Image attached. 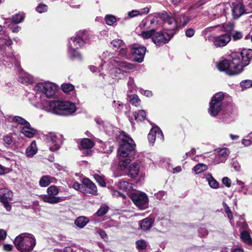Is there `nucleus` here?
I'll return each mask as SVG.
<instances>
[{
  "label": "nucleus",
  "instance_id": "f257e3e1",
  "mask_svg": "<svg viewBox=\"0 0 252 252\" xmlns=\"http://www.w3.org/2000/svg\"><path fill=\"white\" fill-rule=\"evenodd\" d=\"M119 147L118 153L121 157H133L135 154L136 144L132 138L124 131L119 135Z\"/></svg>",
  "mask_w": 252,
  "mask_h": 252
},
{
  "label": "nucleus",
  "instance_id": "f03ea898",
  "mask_svg": "<svg viewBox=\"0 0 252 252\" xmlns=\"http://www.w3.org/2000/svg\"><path fill=\"white\" fill-rule=\"evenodd\" d=\"M238 56L231 55V60H223L219 62L217 64L218 69L225 72L229 76L237 75L242 73V67L239 65Z\"/></svg>",
  "mask_w": 252,
  "mask_h": 252
},
{
  "label": "nucleus",
  "instance_id": "7ed1b4c3",
  "mask_svg": "<svg viewBox=\"0 0 252 252\" xmlns=\"http://www.w3.org/2000/svg\"><path fill=\"white\" fill-rule=\"evenodd\" d=\"M16 248L20 252H31L36 245V239L31 233H21L13 241Z\"/></svg>",
  "mask_w": 252,
  "mask_h": 252
},
{
  "label": "nucleus",
  "instance_id": "20e7f679",
  "mask_svg": "<svg viewBox=\"0 0 252 252\" xmlns=\"http://www.w3.org/2000/svg\"><path fill=\"white\" fill-rule=\"evenodd\" d=\"M49 107L55 114L63 116H69L76 110L74 103L69 101L52 100L49 102Z\"/></svg>",
  "mask_w": 252,
  "mask_h": 252
},
{
  "label": "nucleus",
  "instance_id": "39448f33",
  "mask_svg": "<svg viewBox=\"0 0 252 252\" xmlns=\"http://www.w3.org/2000/svg\"><path fill=\"white\" fill-rule=\"evenodd\" d=\"M225 98L222 92L216 93L211 98L209 103L208 112L211 116H217L222 109V101Z\"/></svg>",
  "mask_w": 252,
  "mask_h": 252
},
{
  "label": "nucleus",
  "instance_id": "423d86ee",
  "mask_svg": "<svg viewBox=\"0 0 252 252\" xmlns=\"http://www.w3.org/2000/svg\"><path fill=\"white\" fill-rule=\"evenodd\" d=\"M179 24L182 27H185L189 21V19L184 15L179 16ZM178 20H175L173 17H170L164 22V29L169 32H174L175 34L176 32L177 29V23Z\"/></svg>",
  "mask_w": 252,
  "mask_h": 252
},
{
  "label": "nucleus",
  "instance_id": "0eeeda50",
  "mask_svg": "<svg viewBox=\"0 0 252 252\" xmlns=\"http://www.w3.org/2000/svg\"><path fill=\"white\" fill-rule=\"evenodd\" d=\"M47 194H45L42 197V200L45 203L54 204L65 200L63 197L56 196L59 193V189L55 185L48 187L47 189Z\"/></svg>",
  "mask_w": 252,
  "mask_h": 252
},
{
  "label": "nucleus",
  "instance_id": "6e6552de",
  "mask_svg": "<svg viewBox=\"0 0 252 252\" xmlns=\"http://www.w3.org/2000/svg\"><path fill=\"white\" fill-rule=\"evenodd\" d=\"M174 35V32H169L167 31L157 32L156 30L153 37V42L157 46H161L168 43Z\"/></svg>",
  "mask_w": 252,
  "mask_h": 252
},
{
  "label": "nucleus",
  "instance_id": "1a4fd4ad",
  "mask_svg": "<svg viewBox=\"0 0 252 252\" xmlns=\"http://www.w3.org/2000/svg\"><path fill=\"white\" fill-rule=\"evenodd\" d=\"M92 35L91 32L86 30H80L76 33L75 36L71 38L74 45L83 47L85 44H89Z\"/></svg>",
  "mask_w": 252,
  "mask_h": 252
},
{
  "label": "nucleus",
  "instance_id": "9d476101",
  "mask_svg": "<svg viewBox=\"0 0 252 252\" xmlns=\"http://www.w3.org/2000/svg\"><path fill=\"white\" fill-rule=\"evenodd\" d=\"M232 55L238 56L240 61L239 64L242 67V72L244 67L248 65L252 61V49H243L240 53H234Z\"/></svg>",
  "mask_w": 252,
  "mask_h": 252
},
{
  "label": "nucleus",
  "instance_id": "9b49d317",
  "mask_svg": "<svg viewBox=\"0 0 252 252\" xmlns=\"http://www.w3.org/2000/svg\"><path fill=\"white\" fill-rule=\"evenodd\" d=\"M34 88L36 91H42L48 98L53 97L57 91L56 86L55 84L49 82H46L44 84L39 83L36 85Z\"/></svg>",
  "mask_w": 252,
  "mask_h": 252
},
{
  "label": "nucleus",
  "instance_id": "f8f14e48",
  "mask_svg": "<svg viewBox=\"0 0 252 252\" xmlns=\"http://www.w3.org/2000/svg\"><path fill=\"white\" fill-rule=\"evenodd\" d=\"M130 197L134 204L138 207L145 208L148 204V198L145 193H132Z\"/></svg>",
  "mask_w": 252,
  "mask_h": 252
},
{
  "label": "nucleus",
  "instance_id": "ddd939ff",
  "mask_svg": "<svg viewBox=\"0 0 252 252\" xmlns=\"http://www.w3.org/2000/svg\"><path fill=\"white\" fill-rule=\"evenodd\" d=\"M231 35L225 33L218 36H214L213 42L217 48H221L225 46L231 41Z\"/></svg>",
  "mask_w": 252,
  "mask_h": 252
},
{
  "label": "nucleus",
  "instance_id": "4468645a",
  "mask_svg": "<svg viewBox=\"0 0 252 252\" xmlns=\"http://www.w3.org/2000/svg\"><path fill=\"white\" fill-rule=\"evenodd\" d=\"M132 54L134 61L137 63H142L146 51V48L143 46L136 45L132 49Z\"/></svg>",
  "mask_w": 252,
  "mask_h": 252
},
{
  "label": "nucleus",
  "instance_id": "2eb2a0df",
  "mask_svg": "<svg viewBox=\"0 0 252 252\" xmlns=\"http://www.w3.org/2000/svg\"><path fill=\"white\" fill-rule=\"evenodd\" d=\"M148 139L150 143L153 144L157 138L160 140L163 139V134L159 127H153L148 134Z\"/></svg>",
  "mask_w": 252,
  "mask_h": 252
},
{
  "label": "nucleus",
  "instance_id": "dca6fc26",
  "mask_svg": "<svg viewBox=\"0 0 252 252\" xmlns=\"http://www.w3.org/2000/svg\"><path fill=\"white\" fill-rule=\"evenodd\" d=\"M245 13H246V12L245 5L243 3L238 2L233 6L232 9V14L234 19H238Z\"/></svg>",
  "mask_w": 252,
  "mask_h": 252
},
{
  "label": "nucleus",
  "instance_id": "f3484780",
  "mask_svg": "<svg viewBox=\"0 0 252 252\" xmlns=\"http://www.w3.org/2000/svg\"><path fill=\"white\" fill-rule=\"evenodd\" d=\"M95 145V142L88 138H84L81 139L78 149L82 151L86 149H92Z\"/></svg>",
  "mask_w": 252,
  "mask_h": 252
},
{
  "label": "nucleus",
  "instance_id": "a211bd4d",
  "mask_svg": "<svg viewBox=\"0 0 252 252\" xmlns=\"http://www.w3.org/2000/svg\"><path fill=\"white\" fill-rule=\"evenodd\" d=\"M84 185V188H87L90 189V190L88 192V193L94 195H97V189L95 185L89 179L85 178L83 179L82 182Z\"/></svg>",
  "mask_w": 252,
  "mask_h": 252
},
{
  "label": "nucleus",
  "instance_id": "6ab92c4d",
  "mask_svg": "<svg viewBox=\"0 0 252 252\" xmlns=\"http://www.w3.org/2000/svg\"><path fill=\"white\" fill-rule=\"evenodd\" d=\"M127 175L131 178L134 179L138 175L139 172V165L138 162H134L128 167Z\"/></svg>",
  "mask_w": 252,
  "mask_h": 252
},
{
  "label": "nucleus",
  "instance_id": "aec40b11",
  "mask_svg": "<svg viewBox=\"0 0 252 252\" xmlns=\"http://www.w3.org/2000/svg\"><path fill=\"white\" fill-rule=\"evenodd\" d=\"M154 219L147 217L143 219L140 223V227L144 231H147L151 229L154 223Z\"/></svg>",
  "mask_w": 252,
  "mask_h": 252
},
{
  "label": "nucleus",
  "instance_id": "412c9836",
  "mask_svg": "<svg viewBox=\"0 0 252 252\" xmlns=\"http://www.w3.org/2000/svg\"><path fill=\"white\" fill-rule=\"evenodd\" d=\"M112 64L114 66H118L128 69H133L135 66L132 63H129L125 61L117 60L116 59L113 60L112 61Z\"/></svg>",
  "mask_w": 252,
  "mask_h": 252
},
{
  "label": "nucleus",
  "instance_id": "4be33fe9",
  "mask_svg": "<svg viewBox=\"0 0 252 252\" xmlns=\"http://www.w3.org/2000/svg\"><path fill=\"white\" fill-rule=\"evenodd\" d=\"M89 221V220L88 218L84 216H80L76 219L75 224L79 228H83Z\"/></svg>",
  "mask_w": 252,
  "mask_h": 252
},
{
  "label": "nucleus",
  "instance_id": "5701e85b",
  "mask_svg": "<svg viewBox=\"0 0 252 252\" xmlns=\"http://www.w3.org/2000/svg\"><path fill=\"white\" fill-rule=\"evenodd\" d=\"M37 151L35 141L31 142V145L26 149V154L28 156L32 157L34 155Z\"/></svg>",
  "mask_w": 252,
  "mask_h": 252
},
{
  "label": "nucleus",
  "instance_id": "b1692460",
  "mask_svg": "<svg viewBox=\"0 0 252 252\" xmlns=\"http://www.w3.org/2000/svg\"><path fill=\"white\" fill-rule=\"evenodd\" d=\"M21 131L22 133L26 137L28 138H32L34 136L36 130L34 128L32 127L30 125L29 127L26 128L25 126H24Z\"/></svg>",
  "mask_w": 252,
  "mask_h": 252
},
{
  "label": "nucleus",
  "instance_id": "393cba45",
  "mask_svg": "<svg viewBox=\"0 0 252 252\" xmlns=\"http://www.w3.org/2000/svg\"><path fill=\"white\" fill-rule=\"evenodd\" d=\"M242 241L248 245L252 244V239L250 233L247 231H243L240 234Z\"/></svg>",
  "mask_w": 252,
  "mask_h": 252
},
{
  "label": "nucleus",
  "instance_id": "a878e982",
  "mask_svg": "<svg viewBox=\"0 0 252 252\" xmlns=\"http://www.w3.org/2000/svg\"><path fill=\"white\" fill-rule=\"evenodd\" d=\"M206 178L208 182L210 187L213 189H217L219 187V184L217 180L213 177L211 174H208Z\"/></svg>",
  "mask_w": 252,
  "mask_h": 252
},
{
  "label": "nucleus",
  "instance_id": "bb28decb",
  "mask_svg": "<svg viewBox=\"0 0 252 252\" xmlns=\"http://www.w3.org/2000/svg\"><path fill=\"white\" fill-rule=\"evenodd\" d=\"M70 57L72 60L75 59H78L79 60H82V56L81 54L78 51V48H73L70 47Z\"/></svg>",
  "mask_w": 252,
  "mask_h": 252
},
{
  "label": "nucleus",
  "instance_id": "cd10ccee",
  "mask_svg": "<svg viewBox=\"0 0 252 252\" xmlns=\"http://www.w3.org/2000/svg\"><path fill=\"white\" fill-rule=\"evenodd\" d=\"M13 198L12 192L4 190L2 194H0V201L12 200Z\"/></svg>",
  "mask_w": 252,
  "mask_h": 252
},
{
  "label": "nucleus",
  "instance_id": "c85d7f7f",
  "mask_svg": "<svg viewBox=\"0 0 252 252\" xmlns=\"http://www.w3.org/2000/svg\"><path fill=\"white\" fill-rule=\"evenodd\" d=\"M51 177L48 175H44L41 177L39 181V184L41 187H46L51 183Z\"/></svg>",
  "mask_w": 252,
  "mask_h": 252
},
{
  "label": "nucleus",
  "instance_id": "c756f323",
  "mask_svg": "<svg viewBox=\"0 0 252 252\" xmlns=\"http://www.w3.org/2000/svg\"><path fill=\"white\" fill-rule=\"evenodd\" d=\"M155 31V29H152L149 30L143 31L141 32V36L143 39H145L151 38L152 40L153 41V37L154 35Z\"/></svg>",
  "mask_w": 252,
  "mask_h": 252
},
{
  "label": "nucleus",
  "instance_id": "7c9ffc66",
  "mask_svg": "<svg viewBox=\"0 0 252 252\" xmlns=\"http://www.w3.org/2000/svg\"><path fill=\"white\" fill-rule=\"evenodd\" d=\"M235 25L233 23L229 22L228 23H223L221 25L223 31L226 33L230 34L233 32Z\"/></svg>",
  "mask_w": 252,
  "mask_h": 252
},
{
  "label": "nucleus",
  "instance_id": "2f4dec72",
  "mask_svg": "<svg viewBox=\"0 0 252 252\" xmlns=\"http://www.w3.org/2000/svg\"><path fill=\"white\" fill-rule=\"evenodd\" d=\"M12 121L14 122L24 126H25L26 128H28L30 127V123L25 119L22 118L21 117L17 116H14L13 118Z\"/></svg>",
  "mask_w": 252,
  "mask_h": 252
},
{
  "label": "nucleus",
  "instance_id": "473e14b6",
  "mask_svg": "<svg viewBox=\"0 0 252 252\" xmlns=\"http://www.w3.org/2000/svg\"><path fill=\"white\" fill-rule=\"evenodd\" d=\"M229 151L227 148L220 149L218 151V157L220 161L222 162L223 159H225L229 155Z\"/></svg>",
  "mask_w": 252,
  "mask_h": 252
},
{
  "label": "nucleus",
  "instance_id": "72a5a7b5",
  "mask_svg": "<svg viewBox=\"0 0 252 252\" xmlns=\"http://www.w3.org/2000/svg\"><path fill=\"white\" fill-rule=\"evenodd\" d=\"M24 18V14L23 13H19L13 15L11 18V21L13 23L17 24L23 21Z\"/></svg>",
  "mask_w": 252,
  "mask_h": 252
},
{
  "label": "nucleus",
  "instance_id": "f704fd0d",
  "mask_svg": "<svg viewBox=\"0 0 252 252\" xmlns=\"http://www.w3.org/2000/svg\"><path fill=\"white\" fill-rule=\"evenodd\" d=\"M247 33H244L243 32L235 31L231 33V37H232L234 41H237L240 40L243 38V36H245V34Z\"/></svg>",
  "mask_w": 252,
  "mask_h": 252
},
{
  "label": "nucleus",
  "instance_id": "c9c22d12",
  "mask_svg": "<svg viewBox=\"0 0 252 252\" xmlns=\"http://www.w3.org/2000/svg\"><path fill=\"white\" fill-rule=\"evenodd\" d=\"M118 186L120 189L124 191H127L129 190L131 188V186L129 182L124 180H121L119 181L118 183Z\"/></svg>",
  "mask_w": 252,
  "mask_h": 252
},
{
  "label": "nucleus",
  "instance_id": "e433bc0d",
  "mask_svg": "<svg viewBox=\"0 0 252 252\" xmlns=\"http://www.w3.org/2000/svg\"><path fill=\"white\" fill-rule=\"evenodd\" d=\"M94 178L95 181L102 187L106 186V182L103 176L99 175L98 174H94Z\"/></svg>",
  "mask_w": 252,
  "mask_h": 252
},
{
  "label": "nucleus",
  "instance_id": "4c0bfd02",
  "mask_svg": "<svg viewBox=\"0 0 252 252\" xmlns=\"http://www.w3.org/2000/svg\"><path fill=\"white\" fill-rule=\"evenodd\" d=\"M136 249L139 251L146 249L148 245L146 241L143 239H139L135 242Z\"/></svg>",
  "mask_w": 252,
  "mask_h": 252
},
{
  "label": "nucleus",
  "instance_id": "58836bf2",
  "mask_svg": "<svg viewBox=\"0 0 252 252\" xmlns=\"http://www.w3.org/2000/svg\"><path fill=\"white\" fill-rule=\"evenodd\" d=\"M207 169V166L203 163H198L193 167V170L196 174H198Z\"/></svg>",
  "mask_w": 252,
  "mask_h": 252
},
{
  "label": "nucleus",
  "instance_id": "ea45409f",
  "mask_svg": "<svg viewBox=\"0 0 252 252\" xmlns=\"http://www.w3.org/2000/svg\"><path fill=\"white\" fill-rule=\"evenodd\" d=\"M62 90L65 93H68L74 90V86L70 83H63L61 85Z\"/></svg>",
  "mask_w": 252,
  "mask_h": 252
},
{
  "label": "nucleus",
  "instance_id": "a19ab883",
  "mask_svg": "<svg viewBox=\"0 0 252 252\" xmlns=\"http://www.w3.org/2000/svg\"><path fill=\"white\" fill-rule=\"evenodd\" d=\"M109 209V207L107 205L101 206L96 212V215L98 217H102L107 214Z\"/></svg>",
  "mask_w": 252,
  "mask_h": 252
},
{
  "label": "nucleus",
  "instance_id": "79ce46f5",
  "mask_svg": "<svg viewBox=\"0 0 252 252\" xmlns=\"http://www.w3.org/2000/svg\"><path fill=\"white\" fill-rule=\"evenodd\" d=\"M105 23L109 26L113 25L116 22V17L113 15H107L105 18Z\"/></svg>",
  "mask_w": 252,
  "mask_h": 252
},
{
  "label": "nucleus",
  "instance_id": "37998d69",
  "mask_svg": "<svg viewBox=\"0 0 252 252\" xmlns=\"http://www.w3.org/2000/svg\"><path fill=\"white\" fill-rule=\"evenodd\" d=\"M146 114L144 110H140L138 111L135 116V120L140 122H143L146 119Z\"/></svg>",
  "mask_w": 252,
  "mask_h": 252
},
{
  "label": "nucleus",
  "instance_id": "c03bdc74",
  "mask_svg": "<svg viewBox=\"0 0 252 252\" xmlns=\"http://www.w3.org/2000/svg\"><path fill=\"white\" fill-rule=\"evenodd\" d=\"M72 187L75 190H79L80 192L84 193H87L86 189H85L83 184H81L77 182H75L73 184Z\"/></svg>",
  "mask_w": 252,
  "mask_h": 252
},
{
  "label": "nucleus",
  "instance_id": "a18cd8bd",
  "mask_svg": "<svg viewBox=\"0 0 252 252\" xmlns=\"http://www.w3.org/2000/svg\"><path fill=\"white\" fill-rule=\"evenodd\" d=\"M131 157H126V158H124V157H121L120 156V159H121V161L120 162V167L121 168H126L130 162V161H131V159H130V158Z\"/></svg>",
  "mask_w": 252,
  "mask_h": 252
},
{
  "label": "nucleus",
  "instance_id": "49530a36",
  "mask_svg": "<svg viewBox=\"0 0 252 252\" xmlns=\"http://www.w3.org/2000/svg\"><path fill=\"white\" fill-rule=\"evenodd\" d=\"M110 43L114 48L118 49L124 44V42L121 39H116L112 40Z\"/></svg>",
  "mask_w": 252,
  "mask_h": 252
},
{
  "label": "nucleus",
  "instance_id": "de8ad7c7",
  "mask_svg": "<svg viewBox=\"0 0 252 252\" xmlns=\"http://www.w3.org/2000/svg\"><path fill=\"white\" fill-rule=\"evenodd\" d=\"M240 86L243 89H248L250 88V87H252V80H243L240 83Z\"/></svg>",
  "mask_w": 252,
  "mask_h": 252
},
{
  "label": "nucleus",
  "instance_id": "09e8293b",
  "mask_svg": "<svg viewBox=\"0 0 252 252\" xmlns=\"http://www.w3.org/2000/svg\"><path fill=\"white\" fill-rule=\"evenodd\" d=\"M48 6L45 4L40 3L35 8L36 11L39 13L46 12L48 10Z\"/></svg>",
  "mask_w": 252,
  "mask_h": 252
},
{
  "label": "nucleus",
  "instance_id": "8fccbe9b",
  "mask_svg": "<svg viewBox=\"0 0 252 252\" xmlns=\"http://www.w3.org/2000/svg\"><path fill=\"white\" fill-rule=\"evenodd\" d=\"M140 100L139 99L137 94H133L131 95L130 97V102L135 106H137L139 104Z\"/></svg>",
  "mask_w": 252,
  "mask_h": 252
},
{
  "label": "nucleus",
  "instance_id": "3c124183",
  "mask_svg": "<svg viewBox=\"0 0 252 252\" xmlns=\"http://www.w3.org/2000/svg\"><path fill=\"white\" fill-rule=\"evenodd\" d=\"M3 141L5 147H9L12 142V137L11 136L6 135L3 137Z\"/></svg>",
  "mask_w": 252,
  "mask_h": 252
},
{
  "label": "nucleus",
  "instance_id": "603ef678",
  "mask_svg": "<svg viewBox=\"0 0 252 252\" xmlns=\"http://www.w3.org/2000/svg\"><path fill=\"white\" fill-rule=\"evenodd\" d=\"M223 207L224 208V211L227 215L228 218L231 220L233 219L232 213L230 208L226 205V204H223Z\"/></svg>",
  "mask_w": 252,
  "mask_h": 252
},
{
  "label": "nucleus",
  "instance_id": "864d4df0",
  "mask_svg": "<svg viewBox=\"0 0 252 252\" xmlns=\"http://www.w3.org/2000/svg\"><path fill=\"white\" fill-rule=\"evenodd\" d=\"M47 138L48 141L52 142L53 143L56 142L57 139V136L54 133H50L47 135Z\"/></svg>",
  "mask_w": 252,
  "mask_h": 252
},
{
  "label": "nucleus",
  "instance_id": "5fc2aeb1",
  "mask_svg": "<svg viewBox=\"0 0 252 252\" xmlns=\"http://www.w3.org/2000/svg\"><path fill=\"white\" fill-rule=\"evenodd\" d=\"M222 183L228 188H229L231 186V180L228 177H223L222 179Z\"/></svg>",
  "mask_w": 252,
  "mask_h": 252
},
{
  "label": "nucleus",
  "instance_id": "6e6d98bb",
  "mask_svg": "<svg viewBox=\"0 0 252 252\" xmlns=\"http://www.w3.org/2000/svg\"><path fill=\"white\" fill-rule=\"evenodd\" d=\"M195 33V31L191 28H189L186 31V35L188 37H192Z\"/></svg>",
  "mask_w": 252,
  "mask_h": 252
},
{
  "label": "nucleus",
  "instance_id": "4d7b16f0",
  "mask_svg": "<svg viewBox=\"0 0 252 252\" xmlns=\"http://www.w3.org/2000/svg\"><path fill=\"white\" fill-rule=\"evenodd\" d=\"M233 111V108L231 105H228L227 107V109L223 111V115H230Z\"/></svg>",
  "mask_w": 252,
  "mask_h": 252
},
{
  "label": "nucleus",
  "instance_id": "13d9d810",
  "mask_svg": "<svg viewBox=\"0 0 252 252\" xmlns=\"http://www.w3.org/2000/svg\"><path fill=\"white\" fill-rule=\"evenodd\" d=\"M10 170L8 168H6L0 164V175H4L5 173L9 172Z\"/></svg>",
  "mask_w": 252,
  "mask_h": 252
},
{
  "label": "nucleus",
  "instance_id": "bf43d9fd",
  "mask_svg": "<svg viewBox=\"0 0 252 252\" xmlns=\"http://www.w3.org/2000/svg\"><path fill=\"white\" fill-rule=\"evenodd\" d=\"M112 195L113 196H115L116 197H122L123 199H125L126 198V195L124 194V193H122L120 192L119 191L117 190H114L113 192Z\"/></svg>",
  "mask_w": 252,
  "mask_h": 252
},
{
  "label": "nucleus",
  "instance_id": "052dcab7",
  "mask_svg": "<svg viewBox=\"0 0 252 252\" xmlns=\"http://www.w3.org/2000/svg\"><path fill=\"white\" fill-rule=\"evenodd\" d=\"M140 14V12L138 10H132L128 12V15L129 18H132Z\"/></svg>",
  "mask_w": 252,
  "mask_h": 252
},
{
  "label": "nucleus",
  "instance_id": "680f3d73",
  "mask_svg": "<svg viewBox=\"0 0 252 252\" xmlns=\"http://www.w3.org/2000/svg\"><path fill=\"white\" fill-rule=\"evenodd\" d=\"M83 154L87 157H90L92 156L93 153V150L92 149H86L84 150H83Z\"/></svg>",
  "mask_w": 252,
  "mask_h": 252
},
{
  "label": "nucleus",
  "instance_id": "e2e57ef3",
  "mask_svg": "<svg viewBox=\"0 0 252 252\" xmlns=\"http://www.w3.org/2000/svg\"><path fill=\"white\" fill-rule=\"evenodd\" d=\"M97 233L100 236L102 239H105L108 238L107 234L105 231L102 229H99L97 231Z\"/></svg>",
  "mask_w": 252,
  "mask_h": 252
},
{
  "label": "nucleus",
  "instance_id": "0e129e2a",
  "mask_svg": "<svg viewBox=\"0 0 252 252\" xmlns=\"http://www.w3.org/2000/svg\"><path fill=\"white\" fill-rule=\"evenodd\" d=\"M4 205V207L7 211H10L11 209V206L10 205L8 201H0Z\"/></svg>",
  "mask_w": 252,
  "mask_h": 252
},
{
  "label": "nucleus",
  "instance_id": "69168bd1",
  "mask_svg": "<svg viewBox=\"0 0 252 252\" xmlns=\"http://www.w3.org/2000/svg\"><path fill=\"white\" fill-rule=\"evenodd\" d=\"M3 248L4 251L7 252H10L12 251L13 246L12 245L10 244H5L3 245Z\"/></svg>",
  "mask_w": 252,
  "mask_h": 252
},
{
  "label": "nucleus",
  "instance_id": "338daca9",
  "mask_svg": "<svg viewBox=\"0 0 252 252\" xmlns=\"http://www.w3.org/2000/svg\"><path fill=\"white\" fill-rule=\"evenodd\" d=\"M170 17H171L169 16L166 12H165V13H162L161 16V18L163 20L164 22H165V21H167V19H168V18H170Z\"/></svg>",
  "mask_w": 252,
  "mask_h": 252
},
{
  "label": "nucleus",
  "instance_id": "774afa93",
  "mask_svg": "<svg viewBox=\"0 0 252 252\" xmlns=\"http://www.w3.org/2000/svg\"><path fill=\"white\" fill-rule=\"evenodd\" d=\"M120 54L123 57H126L127 56V50L126 48H122L120 50Z\"/></svg>",
  "mask_w": 252,
  "mask_h": 252
}]
</instances>
